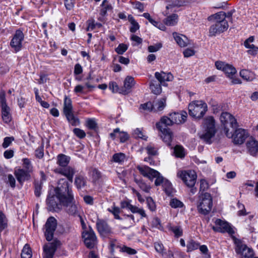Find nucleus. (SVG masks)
I'll use <instances>...</instances> for the list:
<instances>
[{
  "label": "nucleus",
  "mask_w": 258,
  "mask_h": 258,
  "mask_svg": "<svg viewBox=\"0 0 258 258\" xmlns=\"http://www.w3.org/2000/svg\"><path fill=\"white\" fill-rule=\"evenodd\" d=\"M24 38L23 32L20 30H16L10 42V46L16 52L19 51L21 49Z\"/></svg>",
  "instance_id": "2eb2a0df"
},
{
  "label": "nucleus",
  "mask_w": 258,
  "mask_h": 258,
  "mask_svg": "<svg viewBox=\"0 0 258 258\" xmlns=\"http://www.w3.org/2000/svg\"><path fill=\"white\" fill-rule=\"evenodd\" d=\"M8 227V220L5 215L0 211V232Z\"/></svg>",
  "instance_id": "79ce46f5"
},
{
  "label": "nucleus",
  "mask_w": 258,
  "mask_h": 258,
  "mask_svg": "<svg viewBox=\"0 0 258 258\" xmlns=\"http://www.w3.org/2000/svg\"><path fill=\"white\" fill-rule=\"evenodd\" d=\"M134 78L131 76H127L125 79L123 84V88L119 93L125 95L130 92L131 88L135 85Z\"/></svg>",
  "instance_id": "393cba45"
},
{
  "label": "nucleus",
  "mask_w": 258,
  "mask_h": 258,
  "mask_svg": "<svg viewBox=\"0 0 258 258\" xmlns=\"http://www.w3.org/2000/svg\"><path fill=\"white\" fill-rule=\"evenodd\" d=\"M169 116L171 117L174 123L181 124L184 123L187 118V112L184 110L179 112H174L169 114Z\"/></svg>",
  "instance_id": "aec40b11"
},
{
  "label": "nucleus",
  "mask_w": 258,
  "mask_h": 258,
  "mask_svg": "<svg viewBox=\"0 0 258 258\" xmlns=\"http://www.w3.org/2000/svg\"><path fill=\"white\" fill-rule=\"evenodd\" d=\"M146 201L149 209L152 211H155L156 209V205L153 199L151 197H148L146 199Z\"/></svg>",
  "instance_id": "680f3d73"
},
{
  "label": "nucleus",
  "mask_w": 258,
  "mask_h": 258,
  "mask_svg": "<svg viewBox=\"0 0 258 258\" xmlns=\"http://www.w3.org/2000/svg\"><path fill=\"white\" fill-rule=\"evenodd\" d=\"M0 105L2 108V115L4 121L7 123L11 120V116L10 113V107L7 105L6 99V94L4 91L0 92Z\"/></svg>",
  "instance_id": "4468645a"
},
{
  "label": "nucleus",
  "mask_w": 258,
  "mask_h": 258,
  "mask_svg": "<svg viewBox=\"0 0 258 258\" xmlns=\"http://www.w3.org/2000/svg\"><path fill=\"white\" fill-rule=\"evenodd\" d=\"M87 181L83 176H77L75 180V184L78 189L83 188L86 185Z\"/></svg>",
  "instance_id": "4c0bfd02"
},
{
  "label": "nucleus",
  "mask_w": 258,
  "mask_h": 258,
  "mask_svg": "<svg viewBox=\"0 0 258 258\" xmlns=\"http://www.w3.org/2000/svg\"><path fill=\"white\" fill-rule=\"evenodd\" d=\"M75 0H64V6L68 11L73 10L74 7Z\"/></svg>",
  "instance_id": "e2e57ef3"
},
{
  "label": "nucleus",
  "mask_w": 258,
  "mask_h": 258,
  "mask_svg": "<svg viewBox=\"0 0 258 258\" xmlns=\"http://www.w3.org/2000/svg\"><path fill=\"white\" fill-rule=\"evenodd\" d=\"M249 49L247 51L248 54L251 55H255L258 52V47L255 46L253 44H251L250 46L248 47Z\"/></svg>",
  "instance_id": "774afa93"
},
{
  "label": "nucleus",
  "mask_w": 258,
  "mask_h": 258,
  "mask_svg": "<svg viewBox=\"0 0 258 258\" xmlns=\"http://www.w3.org/2000/svg\"><path fill=\"white\" fill-rule=\"evenodd\" d=\"M161 84L156 80H153L150 84V88L152 92L156 95H159L162 92Z\"/></svg>",
  "instance_id": "7c9ffc66"
},
{
  "label": "nucleus",
  "mask_w": 258,
  "mask_h": 258,
  "mask_svg": "<svg viewBox=\"0 0 258 258\" xmlns=\"http://www.w3.org/2000/svg\"><path fill=\"white\" fill-rule=\"evenodd\" d=\"M54 171L56 173H59L67 177L68 179L72 183L74 175L75 173L74 169L70 166H66L57 168Z\"/></svg>",
  "instance_id": "a211bd4d"
},
{
  "label": "nucleus",
  "mask_w": 258,
  "mask_h": 258,
  "mask_svg": "<svg viewBox=\"0 0 258 258\" xmlns=\"http://www.w3.org/2000/svg\"><path fill=\"white\" fill-rule=\"evenodd\" d=\"M96 227L98 232L102 236H106L111 232L110 227L104 220L98 219Z\"/></svg>",
  "instance_id": "4be33fe9"
},
{
  "label": "nucleus",
  "mask_w": 258,
  "mask_h": 258,
  "mask_svg": "<svg viewBox=\"0 0 258 258\" xmlns=\"http://www.w3.org/2000/svg\"><path fill=\"white\" fill-rule=\"evenodd\" d=\"M199 243L193 239H190L187 243V252H191L199 248Z\"/></svg>",
  "instance_id": "e433bc0d"
},
{
  "label": "nucleus",
  "mask_w": 258,
  "mask_h": 258,
  "mask_svg": "<svg viewBox=\"0 0 258 258\" xmlns=\"http://www.w3.org/2000/svg\"><path fill=\"white\" fill-rule=\"evenodd\" d=\"M225 133L227 137L233 138V143L237 145L243 144L248 136L246 131L242 128L236 130L234 133L232 134V133H229V129L225 127Z\"/></svg>",
  "instance_id": "9d476101"
},
{
  "label": "nucleus",
  "mask_w": 258,
  "mask_h": 258,
  "mask_svg": "<svg viewBox=\"0 0 258 258\" xmlns=\"http://www.w3.org/2000/svg\"><path fill=\"white\" fill-rule=\"evenodd\" d=\"M14 174L18 181L21 185L25 181L28 180L30 178L29 171L24 169H18L14 172Z\"/></svg>",
  "instance_id": "5701e85b"
},
{
  "label": "nucleus",
  "mask_w": 258,
  "mask_h": 258,
  "mask_svg": "<svg viewBox=\"0 0 258 258\" xmlns=\"http://www.w3.org/2000/svg\"><path fill=\"white\" fill-rule=\"evenodd\" d=\"M135 181L138 185L140 188L146 192H149L150 189V186L147 185L142 179L135 178Z\"/></svg>",
  "instance_id": "ea45409f"
},
{
  "label": "nucleus",
  "mask_w": 258,
  "mask_h": 258,
  "mask_svg": "<svg viewBox=\"0 0 258 258\" xmlns=\"http://www.w3.org/2000/svg\"><path fill=\"white\" fill-rule=\"evenodd\" d=\"M166 105V99L164 98L160 99L157 102H156L154 106L157 107V110L155 108V111H162Z\"/></svg>",
  "instance_id": "a18cd8bd"
},
{
  "label": "nucleus",
  "mask_w": 258,
  "mask_h": 258,
  "mask_svg": "<svg viewBox=\"0 0 258 258\" xmlns=\"http://www.w3.org/2000/svg\"><path fill=\"white\" fill-rule=\"evenodd\" d=\"M240 77L247 81H252L255 79V74L248 70H242L240 72Z\"/></svg>",
  "instance_id": "c756f323"
},
{
  "label": "nucleus",
  "mask_w": 258,
  "mask_h": 258,
  "mask_svg": "<svg viewBox=\"0 0 258 258\" xmlns=\"http://www.w3.org/2000/svg\"><path fill=\"white\" fill-rule=\"evenodd\" d=\"M171 230L177 237H180L182 235V230L180 226H174L171 227Z\"/></svg>",
  "instance_id": "0e129e2a"
},
{
  "label": "nucleus",
  "mask_w": 258,
  "mask_h": 258,
  "mask_svg": "<svg viewBox=\"0 0 258 258\" xmlns=\"http://www.w3.org/2000/svg\"><path fill=\"white\" fill-rule=\"evenodd\" d=\"M73 133L78 138L80 139H83L86 137L85 132L79 128H75L73 130Z\"/></svg>",
  "instance_id": "6e6d98bb"
},
{
  "label": "nucleus",
  "mask_w": 258,
  "mask_h": 258,
  "mask_svg": "<svg viewBox=\"0 0 258 258\" xmlns=\"http://www.w3.org/2000/svg\"><path fill=\"white\" fill-rule=\"evenodd\" d=\"M134 135L136 138H141L144 140H147V137L144 135L143 133L140 128H136L134 131Z\"/></svg>",
  "instance_id": "4d7b16f0"
},
{
  "label": "nucleus",
  "mask_w": 258,
  "mask_h": 258,
  "mask_svg": "<svg viewBox=\"0 0 258 258\" xmlns=\"http://www.w3.org/2000/svg\"><path fill=\"white\" fill-rule=\"evenodd\" d=\"M169 205L173 208H182L184 205L182 202L176 198L171 199Z\"/></svg>",
  "instance_id": "09e8293b"
},
{
  "label": "nucleus",
  "mask_w": 258,
  "mask_h": 258,
  "mask_svg": "<svg viewBox=\"0 0 258 258\" xmlns=\"http://www.w3.org/2000/svg\"><path fill=\"white\" fill-rule=\"evenodd\" d=\"M125 159V155L122 153H117L113 154L112 157V161L119 164L123 163Z\"/></svg>",
  "instance_id": "72a5a7b5"
},
{
  "label": "nucleus",
  "mask_w": 258,
  "mask_h": 258,
  "mask_svg": "<svg viewBox=\"0 0 258 258\" xmlns=\"http://www.w3.org/2000/svg\"><path fill=\"white\" fill-rule=\"evenodd\" d=\"M34 194L37 197H39L41 195V191L42 187V181L41 180H35L34 182Z\"/></svg>",
  "instance_id": "58836bf2"
},
{
  "label": "nucleus",
  "mask_w": 258,
  "mask_h": 258,
  "mask_svg": "<svg viewBox=\"0 0 258 258\" xmlns=\"http://www.w3.org/2000/svg\"><path fill=\"white\" fill-rule=\"evenodd\" d=\"M146 150L150 156H155L158 154V149L151 144H149L146 147Z\"/></svg>",
  "instance_id": "49530a36"
},
{
  "label": "nucleus",
  "mask_w": 258,
  "mask_h": 258,
  "mask_svg": "<svg viewBox=\"0 0 258 258\" xmlns=\"http://www.w3.org/2000/svg\"><path fill=\"white\" fill-rule=\"evenodd\" d=\"M69 182L64 179H60L55 189V195L49 194L46 199L48 210L58 212L61 209V199L66 198L70 189Z\"/></svg>",
  "instance_id": "f257e3e1"
},
{
  "label": "nucleus",
  "mask_w": 258,
  "mask_h": 258,
  "mask_svg": "<svg viewBox=\"0 0 258 258\" xmlns=\"http://www.w3.org/2000/svg\"><path fill=\"white\" fill-rule=\"evenodd\" d=\"M161 132L160 136L163 141L166 143L168 145H170L172 141V133L169 128L163 129L159 130Z\"/></svg>",
  "instance_id": "cd10ccee"
},
{
  "label": "nucleus",
  "mask_w": 258,
  "mask_h": 258,
  "mask_svg": "<svg viewBox=\"0 0 258 258\" xmlns=\"http://www.w3.org/2000/svg\"><path fill=\"white\" fill-rule=\"evenodd\" d=\"M59 241L54 240L53 242L44 245L43 249L45 253V258H52L57 249V246L59 244Z\"/></svg>",
  "instance_id": "6ab92c4d"
},
{
  "label": "nucleus",
  "mask_w": 258,
  "mask_h": 258,
  "mask_svg": "<svg viewBox=\"0 0 258 258\" xmlns=\"http://www.w3.org/2000/svg\"><path fill=\"white\" fill-rule=\"evenodd\" d=\"M224 72L229 78H232V76L236 73L237 71L236 69L232 65L227 64Z\"/></svg>",
  "instance_id": "f704fd0d"
},
{
  "label": "nucleus",
  "mask_w": 258,
  "mask_h": 258,
  "mask_svg": "<svg viewBox=\"0 0 258 258\" xmlns=\"http://www.w3.org/2000/svg\"><path fill=\"white\" fill-rule=\"evenodd\" d=\"M215 224L218 226L212 227V229L214 231L221 233L227 232L230 235L234 233V231L233 228L227 222L223 221L220 219H218L215 221Z\"/></svg>",
  "instance_id": "dca6fc26"
},
{
  "label": "nucleus",
  "mask_w": 258,
  "mask_h": 258,
  "mask_svg": "<svg viewBox=\"0 0 258 258\" xmlns=\"http://www.w3.org/2000/svg\"><path fill=\"white\" fill-rule=\"evenodd\" d=\"M174 153L176 157L183 158L185 156L184 148L179 145H176L174 149Z\"/></svg>",
  "instance_id": "37998d69"
},
{
  "label": "nucleus",
  "mask_w": 258,
  "mask_h": 258,
  "mask_svg": "<svg viewBox=\"0 0 258 258\" xmlns=\"http://www.w3.org/2000/svg\"><path fill=\"white\" fill-rule=\"evenodd\" d=\"M32 256V251L29 245L25 244L24 246L21 253V258H31Z\"/></svg>",
  "instance_id": "c03bdc74"
},
{
  "label": "nucleus",
  "mask_w": 258,
  "mask_h": 258,
  "mask_svg": "<svg viewBox=\"0 0 258 258\" xmlns=\"http://www.w3.org/2000/svg\"><path fill=\"white\" fill-rule=\"evenodd\" d=\"M101 7L100 14L102 16H105L108 11H110L112 9V6L110 4H108V2L107 0H103Z\"/></svg>",
  "instance_id": "a19ab883"
},
{
  "label": "nucleus",
  "mask_w": 258,
  "mask_h": 258,
  "mask_svg": "<svg viewBox=\"0 0 258 258\" xmlns=\"http://www.w3.org/2000/svg\"><path fill=\"white\" fill-rule=\"evenodd\" d=\"M108 211L114 215L115 219L118 220L121 219L120 217L119 216L120 210L118 207H113L112 210L109 209Z\"/></svg>",
  "instance_id": "bf43d9fd"
},
{
  "label": "nucleus",
  "mask_w": 258,
  "mask_h": 258,
  "mask_svg": "<svg viewBox=\"0 0 258 258\" xmlns=\"http://www.w3.org/2000/svg\"><path fill=\"white\" fill-rule=\"evenodd\" d=\"M128 46L124 43H120L115 48V50L118 54H123L127 49Z\"/></svg>",
  "instance_id": "864d4df0"
},
{
  "label": "nucleus",
  "mask_w": 258,
  "mask_h": 258,
  "mask_svg": "<svg viewBox=\"0 0 258 258\" xmlns=\"http://www.w3.org/2000/svg\"><path fill=\"white\" fill-rule=\"evenodd\" d=\"M137 169L143 176L148 178L150 180H153L154 178H156L155 181L156 186L170 184L169 181L165 179L158 171L147 166L138 165L137 166Z\"/></svg>",
  "instance_id": "7ed1b4c3"
},
{
  "label": "nucleus",
  "mask_w": 258,
  "mask_h": 258,
  "mask_svg": "<svg viewBox=\"0 0 258 258\" xmlns=\"http://www.w3.org/2000/svg\"><path fill=\"white\" fill-rule=\"evenodd\" d=\"M155 77L163 86L166 85L165 82L171 81L173 79V76L170 73H166L163 72H156Z\"/></svg>",
  "instance_id": "b1692460"
},
{
  "label": "nucleus",
  "mask_w": 258,
  "mask_h": 258,
  "mask_svg": "<svg viewBox=\"0 0 258 258\" xmlns=\"http://www.w3.org/2000/svg\"><path fill=\"white\" fill-rule=\"evenodd\" d=\"M207 104L202 100L192 101L188 105L189 114L196 118H201L207 111Z\"/></svg>",
  "instance_id": "39448f33"
},
{
  "label": "nucleus",
  "mask_w": 258,
  "mask_h": 258,
  "mask_svg": "<svg viewBox=\"0 0 258 258\" xmlns=\"http://www.w3.org/2000/svg\"><path fill=\"white\" fill-rule=\"evenodd\" d=\"M220 119L221 123L225 127H227V124L229 123L232 127H235L236 126L237 121L234 116L228 112H224L221 113Z\"/></svg>",
  "instance_id": "f3484780"
},
{
  "label": "nucleus",
  "mask_w": 258,
  "mask_h": 258,
  "mask_svg": "<svg viewBox=\"0 0 258 258\" xmlns=\"http://www.w3.org/2000/svg\"><path fill=\"white\" fill-rule=\"evenodd\" d=\"M85 245L89 248H93L97 243V237L92 228L89 226L88 230L82 233Z\"/></svg>",
  "instance_id": "ddd939ff"
},
{
  "label": "nucleus",
  "mask_w": 258,
  "mask_h": 258,
  "mask_svg": "<svg viewBox=\"0 0 258 258\" xmlns=\"http://www.w3.org/2000/svg\"><path fill=\"white\" fill-rule=\"evenodd\" d=\"M205 130L203 133L200 134V137L207 144L212 143L211 139L216 132L215 125V120L212 117L206 119L205 122Z\"/></svg>",
  "instance_id": "423d86ee"
},
{
  "label": "nucleus",
  "mask_w": 258,
  "mask_h": 258,
  "mask_svg": "<svg viewBox=\"0 0 258 258\" xmlns=\"http://www.w3.org/2000/svg\"><path fill=\"white\" fill-rule=\"evenodd\" d=\"M63 112L68 121L73 126H77L80 124L78 117H76L73 112V105L71 99L65 96L63 102Z\"/></svg>",
  "instance_id": "6e6552de"
},
{
  "label": "nucleus",
  "mask_w": 258,
  "mask_h": 258,
  "mask_svg": "<svg viewBox=\"0 0 258 258\" xmlns=\"http://www.w3.org/2000/svg\"><path fill=\"white\" fill-rule=\"evenodd\" d=\"M56 227V220L53 217H49L47 219L44 227V235L47 241H50L52 240Z\"/></svg>",
  "instance_id": "9b49d317"
},
{
  "label": "nucleus",
  "mask_w": 258,
  "mask_h": 258,
  "mask_svg": "<svg viewBox=\"0 0 258 258\" xmlns=\"http://www.w3.org/2000/svg\"><path fill=\"white\" fill-rule=\"evenodd\" d=\"M154 247L156 249V250L160 253H161L162 255L165 253L164 252V247L162 243L160 242H155L154 243Z\"/></svg>",
  "instance_id": "052dcab7"
},
{
  "label": "nucleus",
  "mask_w": 258,
  "mask_h": 258,
  "mask_svg": "<svg viewBox=\"0 0 258 258\" xmlns=\"http://www.w3.org/2000/svg\"><path fill=\"white\" fill-rule=\"evenodd\" d=\"M212 206V198L210 194L208 192L201 194L198 205L199 212L203 215H207L211 211Z\"/></svg>",
  "instance_id": "1a4fd4ad"
},
{
  "label": "nucleus",
  "mask_w": 258,
  "mask_h": 258,
  "mask_svg": "<svg viewBox=\"0 0 258 258\" xmlns=\"http://www.w3.org/2000/svg\"><path fill=\"white\" fill-rule=\"evenodd\" d=\"M162 47L161 43H157L154 45L149 46L148 50L150 52H154L158 51Z\"/></svg>",
  "instance_id": "338daca9"
},
{
  "label": "nucleus",
  "mask_w": 258,
  "mask_h": 258,
  "mask_svg": "<svg viewBox=\"0 0 258 258\" xmlns=\"http://www.w3.org/2000/svg\"><path fill=\"white\" fill-rule=\"evenodd\" d=\"M89 173L92 182L95 184L98 182L102 177L101 172L96 168H91Z\"/></svg>",
  "instance_id": "c85d7f7f"
},
{
  "label": "nucleus",
  "mask_w": 258,
  "mask_h": 258,
  "mask_svg": "<svg viewBox=\"0 0 258 258\" xmlns=\"http://www.w3.org/2000/svg\"><path fill=\"white\" fill-rule=\"evenodd\" d=\"M128 20L131 24L130 30L132 33L136 32L140 28L138 23L135 20L131 15L128 16Z\"/></svg>",
  "instance_id": "c9c22d12"
},
{
  "label": "nucleus",
  "mask_w": 258,
  "mask_h": 258,
  "mask_svg": "<svg viewBox=\"0 0 258 258\" xmlns=\"http://www.w3.org/2000/svg\"><path fill=\"white\" fill-rule=\"evenodd\" d=\"M86 125L90 130H96L97 124L94 119H88L86 121Z\"/></svg>",
  "instance_id": "5fc2aeb1"
},
{
  "label": "nucleus",
  "mask_w": 258,
  "mask_h": 258,
  "mask_svg": "<svg viewBox=\"0 0 258 258\" xmlns=\"http://www.w3.org/2000/svg\"><path fill=\"white\" fill-rule=\"evenodd\" d=\"M124 223L126 224L128 227H130L135 223V218L133 215H124Z\"/></svg>",
  "instance_id": "8fccbe9b"
},
{
  "label": "nucleus",
  "mask_w": 258,
  "mask_h": 258,
  "mask_svg": "<svg viewBox=\"0 0 258 258\" xmlns=\"http://www.w3.org/2000/svg\"><path fill=\"white\" fill-rule=\"evenodd\" d=\"M172 35L176 43L180 47H185L189 44V40L185 35L176 32L173 33Z\"/></svg>",
  "instance_id": "bb28decb"
},
{
  "label": "nucleus",
  "mask_w": 258,
  "mask_h": 258,
  "mask_svg": "<svg viewBox=\"0 0 258 258\" xmlns=\"http://www.w3.org/2000/svg\"><path fill=\"white\" fill-rule=\"evenodd\" d=\"M74 200V195L71 187L66 198L61 199L62 205L65 207V211L69 215L74 217L80 216V207L79 205L73 202Z\"/></svg>",
  "instance_id": "20e7f679"
},
{
  "label": "nucleus",
  "mask_w": 258,
  "mask_h": 258,
  "mask_svg": "<svg viewBox=\"0 0 258 258\" xmlns=\"http://www.w3.org/2000/svg\"><path fill=\"white\" fill-rule=\"evenodd\" d=\"M178 15L176 14H173L168 16L164 20V23L168 26H174L177 23Z\"/></svg>",
  "instance_id": "2f4dec72"
},
{
  "label": "nucleus",
  "mask_w": 258,
  "mask_h": 258,
  "mask_svg": "<svg viewBox=\"0 0 258 258\" xmlns=\"http://www.w3.org/2000/svg\"><path fill=\"white\" fill-rule=\"evenodd\" d=\"M140 109H143L148 111H152L154 110V107L152 102H148L146 103L141 104L140 107Z\"/></svg>",
  "instance_id": "603ef678"
},
{
  "label": "nucleus",
  "mask_w": 258,
  "mask_h": 258,
  "mask_svg": "<svg viewBox=\"0 0 258 258\" xmlns=\"http://www.w3.org/2000/svg\"><path fill=\"white\" fill-rule=\"evenodd\" d=\"M13 141H14V138L13 137H7L5 138L2 147L5 149L8 148Z\"/></svg>",
  "instance_id": "13d9d810"
},
{
  "label": "nucleus",
  "mask_w": 258,
  "mask_h": 258,
  "mask_svg": "<svg viewBox=\"0 0 258 258\" xmlns=\"http://www.w3.org/2000/svg\"><path fill=\"white\" fill-rule=\"evenodd\" d=\"M173 124L171 117L164 116L161 118L160 121L156 123V125L159 130H162L163 129L169 128L168 126H171Z\"/></svg>",
  "instance_id": "a878e982"
},
{
  "label": "nucleus",
  "mask_w": 258,
  "mask_h": 258,
  "mask_svg": "<svg viewBox=\"0 0 258 258\" xmlns=\"http://www.w3.org/2000/svg\"><path fill=\"white\" fill-rule=\"evenodd\" d=\"M69 161L70 157L64 154H61L57 156V163L61 167L67 166Z\"/></svg>",
  "instance_id": "473e14b6"
},
{
  "label": "nucleus",
  "mask_w": 258,
  "mask_h": 258,
  "mask_svg": "<svg viewBox=\"0 0 258 258\" xmlns=\"http://www.w3.org/2000/svg\"><path fill=\"white\" fill-rule=\"evenodd\" d=\"M234 243L236 245L235 251L237 253L240 254L241 258L253 257L254 252L253 250L242 243L240 240L235 239Z\"/></svg>",
  "instance_id": "f8f14e48"
},
{
  "label": "nucleus",
  "mask_w": 258,
  "mask_h": 258,
  "mask_svg": "<svg viewBox=\"0 0 258 258\" xmlns=\"http://www.w3.org/2000/svg\"><path fill=\"white\" fill-rule=\"evenodd\" d=\"M35 156L36 158L42 159L44 156V145L42 144L35 151Z\"/></svg>",
  "instance_id": "3c124183"
},
{
  "label": "nucleus",
  "mask_w": 258,
  "mask_h": 258,
  "mask_svg": "<svg viewBox=\"0 0 258 258\" xmlns=\"http://www.w3.org/2000/svg\"><path fill=\"white\" fill-rule=\"evenodd\" d=\"M217 14L209 16L208 20L209 21H213L214 23L211 26L209 29V35L215 36L217 34H220L227 30L229 25L227 20H224V14L220 13V16Z\"/></svg>",
  "instance_id": "f03ea898"
},
{
  "label": "nucleus",
  "mask_w": 258,
  "mask_h": 258,
  "mask_svg": "<svg viewBox=\"0 0 258 258\" xmlns=\"http://www.w3.org/2000/svg\"><path fill=\"white\" fill-rule=\"evenodd\" d=\"M177 176L182 180L187 186L190 188V192L192 195H194L197 192V189L194 186L196 182L197 176L194 171L179 172L177 173Z\"/></svg>",
  "instance_id": "0eeeda50"
},
{
  "label": "nucleus",
  "mask_w": 258,
  "mask_h": 258,
  "mask_svg": "<svg viewBox=\"0 0 258 258\" xmlns=\"http://www.w3.org/2000/svg\"><path fill=\"white\" fill-rule=\"evenodd\" d=\"M248 153L251 156L256 157L258 155V141L253 138H249L246 143Z\"/></svg>",
  "instance_id": "412c9836"
},
{
  "label": "nucleus",
  "mask_w": 258,
  "mask_h": 258,
  "mask_svg": "<svg viewBox=\"0 0 258 258\" xmlns=\"http://www.w3.org/2000/svg\"><path fill=\"white\" fill-rule=\"evenodd\" d=\"M117 137L119 138L120 142L124 143L128 140V135L126 133L124 132H120L119 130Z\"/></svg>",
  "instance_id": "69168bd1"
},
{
  "label": "nucleus",
  "mask_w": 258,
  "mask_h": 258,
  "mask_svg": "<svg viewBox=\"0 0 258 258\" xmlns=\"http://www.w3.org/2000/svg\"><path fill=\"white\" fill-rule=\"evenodd\" d=\"M143 16L148 19V21L154 26L158 27L161 30H163V28H164V26H162V27H160L159 26H158L159 23L153 19L148 13H144L143 14Z\"/></svg>",
  "instance_id": "de8ad7c7"
}]
</instances>
